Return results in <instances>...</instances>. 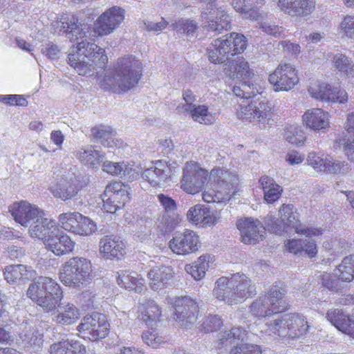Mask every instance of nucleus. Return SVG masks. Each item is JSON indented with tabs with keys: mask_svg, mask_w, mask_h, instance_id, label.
I'll use <instances>...</instances> for the list:
<instances>
[{
	"mask_svg": "<svg viewBox=\"0 0 354 354\" xmlns=\"http://www.w3.org/2000/svg\"><path fill=\"white\" fill-rule=\"evenodd\" d=\"M82 214L77 212H68L61 214L58 218L59 225L65 230L75 234Z\"/></svg>",
	"mask_w": 354,
	"mask_h": 354,
	"instance_id": "de8ad7c7",
	"label": "nucleus"
},
{
	"mask_svg": "<svg viewBox=\"0 0 354 354\" xmlns=\"http://www.w3.org/2000/svg\"><path fill=\"white\" fill-rule=\"evenodd\" d=\"M100 251L104 257L120 259L125 254V245L120 238L105 236L100 239Z\"/></svg>",
	"mask_w": 354,
	"mask_h": 354,
	"instance_id": "bb28decb",
	"label": "nucleus"
},
{
	"mask_svg": "<svg viewBox=\"0 0 354 354\" xmlns=\"http://www.w3.org/2000/svg\"><path fill=\"white\" fill-rule=\"evenodd\" d=\"M351 169L349 164L346 161L327 159L325 171L331 174H344Z\"/></svg>",
	"mask_w": 354,
	"mask_h": 354,
	"instance_id": "864d4df0",
	"label": "nucleus"
},
{
	"mask_svg": "<svg viewBox=\"0 0 354 354\" xmlns=\"http://www.w3.org/2000/svg\"><path fill=\"white\" fill-rule=\"evenodd\" d=\"M259 183L263 189L264 199L268 203H273L279 198L283 189L275 183L273 178L263 176L260 178Z\"/></svg>",
	"mask_w": 354,
	"mask_h": 354,
	"instance_id": "ea45409f",
	"label": "nucleus"
},
{
	"mask_svg": "<svg viewBox=\"0 0 354 354\" xmlns=\"http://www.w3.org/2000/svg\"><path fill=\"white\" fill-rule=\"evenodd\" d=\"M5 279L10 283H15L20 280H29L35 277V272L24 265H11L7 266L4 271Z\"/></svg>",
	"mask_w": 354,
	"mask_h": 354,
	"instance_id": "c9c22d12",
	"label": "nucleus"
},
{
	"mask_svg": "<svg viewBox=\"0 0 354 354\" xmlns=\"http://www.w3.org/2000/svg\"><path fill=\"white\" fill-rule=\"evenodd\" d=\"M174 276L173 268L165 265L155 266L147 273L149 286L153 290H160L167 288Z\"/></svg>",
	"mask_w": 354,
	"mask_h": 354,
	"instance_id": "b1692460",
	"label": "nucleus"
},
{
	"mask_svg": "<svg viewBox=\"0 0 354 354\" xmlns=\"http://www.w3.org/2000/svg\"><path fill=\"white\" fill-rule=\"evenodd\" d=\"M118 283L125 289L136 292H141L145 289L144 279L133 271H122L118 277Z\"/></svg>",
	"mask_w": 354,
	"mask_h": 354,
	"instance_id": "f704fd0d",
	"label": "nucleus"
},
{
	"mask_svg": "<svg viewBox=\"0 0 354 354\" xmlns=\"http://www.w3.org/2000/svg\"><path fill=\"white\" fill-rule=\"evenodd\" d=\"M9 212L15 221L23 226L30 227L33 221L43 215V210L27 201L14 203L9 206Z\"/></svg>",
	"mask_w": 354,
	"mask_h": 354,
	"instance_id": "6ab92c4d",
	"label": "nucleus"
},
{
	"mask_svg": "<svg viewBox=\"0 0 354 354\" xmlns=\"http://www.w3.org/2000/svg\"><path fill=\"white\" fill-rule=\"evenodd\" d=\"M224 71L231 78L249 77L252 73L248 62L239 57L226 63Z\"/></svg>",
	"mask_w": 354,
	"mask_h": 354,
	"instance_id": "4c0bfd02",
	"label": "nucleus"
},
{
	"mask_svg": "<svg viewBox=\"0 0 354 354\" xmlns=\"http://www.w3.org/2000/svg\"><path fill=\"white\" fill-rule=\"evenodd\" d=\"M278 6L284 13L292 17H305L315 8V0H278Z\"/></svg>",
	"mask_w": 354,
	"mask_h": 354,
	"instance_id": "4be33fe9",
	"label": "nucleus"
},
{
	"mask_svg": "<svg viewBox=\"0 0 354 354\" xmlns=\"http://www.w3.org/2000/svg\"><path fill=\"white\" fill-rule=\"evenodd\" d=\"M61 23L59 31L62 35L77 42L68 55V64L80 75L92 76L104 70L108 57L102 48L88 41L92 32L90 24L75 15L63 19Z\"/></svg>",
	"mask_w": 354,
	"mask_h": 354,
	"instance_id": "f257e3e1",
	"label": "nucleus"
},
{
	"mask_svg": "<svg viewBox=\"0 0 354 354\" xmlns=\"http://www.w3.org/2000/svg\"><path fill=\"white\" fill-rule=\"evenodd\" d=\"M50 354H84L85 346L77 342L68 341L59 342L53 344L49 348Z\"/></svg>",
	"mask_w": 354,
	"mask_h": 354,
	"instance_id": "a19ab883",
	"label": "nucleus"
},
{
	"mask_svg": "<svg viewBox=\"0 0 354 354\" xmlns=\"http://www.w3.org/2000/svg\"><path fill=\"white\" fill-rule=\"evenodd\" d=\"M326 318L339 330L354 337V320L342 310L339 308L328 310Z\"/></svg>",
	"mask_w": 354,
	"mask_h": 354,
	"instance_id": "cd10ccee",
	"label": "nucleus"
},
{
	"mask_svg": "<svg viewBox=\"0 0 354 354\" xmlns=\"http://www.w3.org/2000/svg\"><path fill=\"white\" fill-rule=\"evenodd\" d=\"M212 260L213 257L209 254L201 255L192 264L186 265L185 269L194 279L200 280L205 277Z\"/></svg>",
	"mask_w": 354,
	"mask_h": 354,
	"instance_id": "58836bf2",
	"label": "nucleus"
},
{
	"mask_svg": "<svg viewBox=\"0 0 354 354\" xmlns=\"http://www.w3.org/2000/svg\"><path fill=\"white\" fill-rule=\"evenodd\" d=\"M23 341L28 349L37 353L43 345V335L37 330L30 331L25 335Z\"/></svg>",
	"mask_w": 354,
	"mask_h": 354,
	"instance_id": "3c124183",
	"label": "nucleus"
},
{
	"mask_svg": "<svg viewBox=\"0 0 354 354\" xmlns=\"http://www.w3.org/2000/svg\"><path fill=\"white\" fill-rule=\"evenodd\" d=\"M261 353L259 346L248 343L234 346L230 351V354H261Z\"/></svg>",
	"mask_w": 354,
	"mask_h": 354,
	"instance_id": "bf43d9fd",
	"label": "nucleus"
},
{
	"mask_svg": "<svg viewBox=\"0 0 354 354\" xmlns=\"http://www.w3.org/2000/svg\"><path fill=\"white\" fill-rule=\"evenodd\" d=\"M280 224L277 220L272 222V227L277 232L288 231V228L294 229L295 232L306 237L312 238L322 235L323 230L314 227L303 225L299 223L297 209L291 204H283L279 209Z\"/></svg>",
	"mask_w": 354,
	"mask_h": 354,
	"instance_id": "9d476101",
	"label": "nucleus"
},
{
	"mask_svg": "<svg viewBox=\"0 0 354 354\" xmlns=\"http://www.w3.org/2000/svg\"><path fill=\"white\" fill-rule=\"evenodd\" d=\"M246 336V332L242 328L234 327L229 331H225L220 334L219 345L220 348L231 345L232 344H238L239 341H243Z\"/></svg>",
	"mask_w": 354,
	"mask_h": 354,
	"instance_id": "a18cd8bd",
	"label": "nucleus"
},
{
	"mask_svg": "<svg viewBox=\"0 0 354 354\" xmlns=\"http://www.w3.org/2000/svg\"><path fill=\"white\" fill-rule=\"evenodd\" d=\"M232 92L236 97L249 99L259 93L257 86L253 84L245 82H239L232 88Z\"/></svg>",
	"mask_w": 354,
	"mask_h": 354,
	"instance_id": "8fccbe9b",
	"label": "nucleus"
},
{
	"mask_svg": "<svg viewBox=\"0 0 354 354\" xmlns=\"http://www.w3.org/2000/svg\"><path fill=\"white\" fill-rule=\"evenodd\" d=\"M124 19V11L121 8L113 6L107 9L95 21L93 37H102L112 33Z\"/></svg>",
	"mask_w": 354,
	"mask_h": 354,
	"instance_id": "2eb2a0df",
	"label": "nucleus"
},
{
	"mask_svg": "<svg viewBox=\"0 0 354 354\" xmlns=\"http://www.w3.org/2000/svg\"><path fill=\"white\" fill-rule=\"evenodd\" d=\"M187 217L193 224L201 227L214 223V217L209 208L200 204L192 207L187 213Z\"/></svg>",
	"mask_w": 354,
	"mask_h": 354,
	"instance_id": "473e14b6",
	"label": "nucleus"
},
{
	"mask_svg": "<svg viewBox=\"0 0 354 354\" xmlns=\"http://www.w3.org/2000/svg\"><path fill=\"white\" fill-rule=\"evenodd\" d=\"M44 244L48 250L57 256L65 255L71 252L75 245V243L71 237L60 232L58 227L57 232L46 239Z\"/></svg>",
	"mask_w": 354,
	"mask_h": 354,
	"instance_id": "5701e85b",
	"label": "nucleus"
},
{
	"mask_svg": "<svg viewBox=\"0 0 354 354\" xmlns=\"http://www.w3.org/2000/svg\"><path fill=\"white\" fill-rule=\"evenodd\" d=\"M303 121L315 131L324 129L329 125L328 113L318 108L308 109L303 115Z\"/></svg>",
	"mask_w": 354,
	"mask_h": 354,
	"instance_id": "2f4dec72",
	"label": "nucleus"
},
{
	"mask_svg": "<svg viewBox=\"0 0 354 354\" xmlns=\"http://www.w3.org/2000/svg\"><path fill=\"white\" fill-rule=\"evenodd\" d=\"M142 63L136 57H121L117 61L113 75L104 76L102 86L114 93L127 91L138 84L142 76Z\"/></svg>",
	"mask_w": 354,
	"mask_h": 354,
	"instance_id": "7ed1b4c3",
	"label": "nucleus"
},
{
	"mask_svg": "<svg viewBox=\"0 0 354 354\" xmlns=\"http://www.w3.org/2000/svg\"><path fill=\"white\" fill-rule=\"evenodd\" d=\"M128 185L115 181L106 185L103 194V209L108 213L114 214L124 207L130 200Z\"/></svg>",
	"mask_w": 354,
	"mask_h": 354,
	"instance_id": "f8f14e48",
	"label": "nucleus"
},
{
	"mask_svg": "<svg viewBox=\"0 0 354 354\" xmlns=\"http://www.w3.org/2000/svg\"><path fill=\"white\" fill-rule=\"evenodd\" d=\"M142 340L149 346L153 348L160 347L165 343V337L160 335L156 330L145 331L142 335Z\"/></svg>",
	"mask_w": 354,
	"mask_h": 354,
	"instance_id": "6e6d98bb",
	"label": "nucleus"
},
{
	"mask_svg": "<svg viewBox=\"0 0 354 354\" xmlns=\"http://www.w3.org/2000/svg\"><path fill=\"white\" fill-rule=\"evenodd\" d=\"M286 140L292 145L301 146L306 140V136L300 127H295L292 131L287 133Z\"/></svg>",
	"mask_w": 354,
	"mask_h": 354,
	"instance_id": "e2e57ef3",
	"label": "nucleus"
},
{
	"mask_svg": "<svg viewBox=\"0 0 354 354\" xmlns=\"http://www.w3.org/2000/svg\"><path fill=\"white\" fill-rule=\"evenodd\" d=\"M236 116L244 122L252 123L260 129H266L272 125L273 112L270 104L266 101L251 100L239 105Z\"/></svg>",
	"mask_w": 354,
	"mask_h": 354,
	"instance_id": "1a4fd4ad",
	"label": "nucleus"
},
{
	"mask_svg": "<svg viewBox=\"0 0 354 354\" xmlns=\"http://www.w3.org/2000/svg\"><path fill=\"white\" fill-rule=\"evenodd\" d=\"M94 297V295L88 290L83 291L81 293L80 295V301L82 302V308H84V310H88L93 307Z\"/></svg>",
	"mask_w": 354,
	"mask_h": 354,
	"instance_id": "774afa93",
	"label": "nucleus"
},
{
	"mask_svg": "<svg viewBox=\"0 0 354 354\" xmlns=\"http://www.w3.org/2000/svg\"><path fill=\"white\" fill-rule=\"evenodd\" d=\"M308 91L313 97L322 101L342 104L348 100V94L344 89L334 87L324 82H312L308 86Z\"/></svg>",
	"mask_w": 354,
	"mask_h": 354,
	"instance_id": "a211bd4d",
	"label": "nucleus"
},
{
	"mask_svg": "<svg viewBox=\"0 0 354 354\" xmlns=\"http://www.w3.org/2000/svg\"><path fill=\"white\" fill-rule=\"evenodd\" d=\"M171 174V169L166 162L157 161L154 167L148 168L142 173V177L152 186L163 184Z\"/></svg>",
	"mask_w": 354,
	"mask_h": 354,
	"instance_id": "c85d7f7f",
	"label": "nucleus"
},
{
	"mask_svg": "<svg viewBox=\"0 0 354 354\" xmlns=\"http://www.w3.org/2000/svg\"><path fill=\"white\" fill-rule=\"evenodd\" d=\"M91 136L102 145L109 148L120 147L122 141L113 138V131L111 127L104 124L93 127Z\"/></svg>",
	"mask_w": 354,
	"mask_h": 354,
	"instance_id": "72a5a7b5",
	"label": "nucleus"
},
{
	"mask_svg": "<svg viewBox=\"0 0 354 354\" xmlns=\"http://www.w3.org/2000/svg\"><path fill=\"white\" fill-rule=\"evenodd\" d=\"M174 308V319L182 327H191L197 320L198 306L189 297L167 298Z\"/></svg>",
	"mask_w": 354,
	"mask_h": 354,
	"instance_id": "9b49d317",
	"label": "nucleus"
},
{
	"mask_svg": "<svg viewBox=\"0 0 354 354\" xmlns=\"http://www.w3.org/2000/svg\"><path fill=\"white\" fill-rule=\"evenodd\" d=\"M169 23L164 19L162 18L159 22H154L151 21H144L145 28L147 31L153 32L156 34H159L162 30H164Z\"/></svg>",
	"mask_w": 354,
	"mask_h": 354,
	"instance_id": "69168bd1",
	"label": "nucleus"
},
{
	"mask_svg": "<svg viewBox=\"0 0 354 354\" xmlns=\"http://www.w3.org/2000/svg\"><path fill=\"white\" fill-rule=\"evenodd\" d=\"M41 53L50 59L58 57L60 50L58 46L53 43H47L41 46Z\"/></svg>",
	"mask_w": 354,
	"mask_h": 354,
	"instance_id": "338daca9",
	"label": "nucleus"
},
{
	"mask_svg": "<svg viewBox=\"0 0 354 354\" xmlns=\"http://www.w3.org/2000/svg\"><path fill=\"white\" fill-rule=\"evenodd\" d=\"M251 313L257 316L261 317H270L272 315L279 314L276 310H274L270 303L268 299L265 295L259 296L256 299L250 306Z\"/></svg>",
	"mask_w": 354,
	"mask_h": 354,
	"instance_id": "79ce46f5",
	"label": "nucleus"
},
{
	"mask_svg": "<svg viewBox=\"0 0 354 354\" xmlns=\"http://www.w3.org/2000/svg\"><path fill=\"white\" fill-rule=\"evenodd\" d=\"M38 218V221L36 218L30 225L28 233L31 237L42 240L44 243L46 239L49 238L52 234L57 232V226L54 220L45 217L44 211L43 215Z\"/></svg>",
	"mask_w": 354,
	"mask_h": 354,
	"instance_id": "393cba45",
	"label": "nucleus"
},
{
	"mask_svg": "<svg viewBox=\"0 0 354 354\" xmlns=\"http://www.w3.org/2000/svg\"><path fill=\"white\" fill-rule=\"evenodd\" d=\"M287 293L288 290L283 283H276L269 288L265 296L268 299L271 306L280 313L288 308L289 301Z\"/></svg>",
	"mask_w": 354,
	"mask_h": 354,
	"instance_id": "a878e982",
	"label": "nucleus"
},
{
	"mask_svg": "<svg viewBox=\"0 0 354 354\" xmlns=\"http://www.w3.org/2000/svg\"><path fill=\"white\" fill-rule=\"evenodd\" d=\"M222 324L223 321L220 316L210 315L205 319L202 326L205 333H209L218 330Z\"/></svg>",
	"mask_w": 354,
	"mask_h": 354,
	"instance_id": "680f3d73",
	"label": "nucleus"
},
{
	"mask_svg": "<svg viewBox=\"0 0 354 354\" xmlns=\"http://www.w3.org/2000/svg\"><path fill=\"white\" fill-rule=\"evenodd\" d=\"M26 295L45 311H53V320L60 325H71L80 318V311L73 304L59 303L62 299L60 286L55 280L40 277L31 283Z\"/></svg>",
	"mask_w": 354,
	"mask_h": 354,
	"instance_id": "f03ea898",
	"label": "nucleus"
},
{
	"mask_svg": "<svg viewBox=\"0 0 354 354\" xmlns=\"http://www.w3.org/2000/svg\"><path fill=\"white\" fill-rule=\"evenodd\" d=\"M213 292L218 300L234 305L254 295L256 290L250 279L245 274L237 272L230 277H221L218 279Z\"/></svg>",
	"mask_w": 354,
	"mask_h": 354,
	"instance_id": "39448f33",
	"label": "nucleus"
},
{
	"mask_svg": "<svg viewBox=\"0 0 354 354\" xmlns=\"http://www.w3.org/2000/svg\"><path fill=\"white\" fill-rule=\"evenodd\" d=\"M104 155L93 146H88L80 149L75 153V157L84 165L97 168Z\"/></svg>",
	"mask_w": 354,
	"mask_h": 354,
	"instance_id": "e433bc0d",
	"label": "nucleus"
},
{
	"mask_svg": "<svg viewBox=\"0 0 354 354\" xmlns=\"http://www.w3.org/2000/svg\"><path fill=\"white\" fill-rule=\"evenodd\" d=\"M80 183V180L75 175L61 178L50 187V192L55 198L63 201L70 200L74 198L81 189Z\"/></svg>",
	"mask_w": 354,
	"mask_h": 354,
	"instance_id": "412c9836",
	"label": "nucleus"
},
{
	"mask_svg": "<svg viewBox=\"0 0 354 354\" xmlns=\"http://www.w3.org/2000/svg\"><path fill=\"white\" fill-rule=\"evenodd\" d=\"M171 251L178 255H188L196 252L201 247L198 235L191 230L177 231L169 243Z\"/></svg>",
	"mask_w": 354,
	"mask_h": 354,
	"instance_id": "dca6fc26",
	"label": "nucleus"
},
{
	"mask_svg": "<svg viewBox=\"0 0 354 354\" xmlns=\"http://www.w3.org/2000/svg\"><path fill=\"white\" fill-rule=\"evenodd\" d=\"M102 170L111 176L127 177L131 180L136 177L135 174L138 173L133 165L126 161L115 162L106 160L102 164Z\"/></svg>",
	"mask_w": 354,
	"mask_h": 354,
	"instance_id": "c756f323",
	"label": "nucleus"
},
{
	"mask_svg": "<svg viewBox=\"0 0 354 354\" xmlns=\"http://www.w3.org/2000/svg\"><path fill=\"white\" fill-rule=\"evenodd\" d=\"M209 175L207 171L203 169L198 163L187 162L183 169L181 187L188 194L198 193L207 184Z\"/></svg>",
	"mask_w": 354,
	"mask_h": 354,
	"instance_id": "4468645a",
	"label": "nucleus"
},
{
	"mask_svg": "<svg viewBox=\"0 0 354 354\" xmlns=\"http://www.w3.org/2000/svg\"><path fill=\"white\" fill-rule=\"evenodd\" d=\"M158 199L166 213L172 214L176 209L177 206L175 201L169 196L160 194L158 195Z\"/></svg>",
	"mask_w": 354,
	"mask_h": 354,
	"instance_id": "0e129e2a",
	"label": "nucleus"
},
{
	"mask_svg": "<svg viewBox=\"0 0 354 354\" xmlns=\"http://www.w3.org/2000/svg\"><path fill=\"white\" fill-rule=\"evenodd\" d=\"M343 38L354 40V15H346L339 25Z\"/></svg>",
	"mask_w": 354,
	"mask_h": 354,
	"instance_id": "4d7b16f0",
	"label": "nucleus"
},
{
	"mask_svg": "<svg viewBox=\"0 0 354 354\" xmlns=\"http://www.w3.org/2000/svg\"><path fill=\"white\" fill-rule=\"evenodd\" d=\"M322 286L331 291L337 292L341 289V279L335 277L334 272L331 273L324 272L321 277Z\"/></svg>",
	"mask_w": 354,
	"mask_h": 354,
	"instance_id": "13d9d810",
	"label": "nucleus"
},
{
	"mask_svg": "<svg viewBox=\"0 0 354 354\" xmlns=\"http://www.w3.org/2000/svg\"><path fill=\"white\" fill-rule=\"evenodd\" d=\"M239 176L228 169L217 167L212 169L209 175L203 199L206 203H221L229 201L237 192Z\"/></svg>",
	"mask_w": 354,
	"mask_h": 354,
	"instance_id": "423d86ee",
	"label": "nucleus"
},
{
	"mask_svg": "<svg viewBox=\"0 0 354 354\" xmlns=\"http://www.w3.org/2000/svg\"><path fill=\"white\" fill-rule=\"evenodd\" d=\"M171 27L180 34H186L187 36H194L198 28V24L194 20L181 18L171 24Z\"/></svg>",
	"mask_w": 354,
	"mask_h": 354,
	"instance_id": "09e8293b",
	"label": "nucleus"
},
{
	"mask_svg": "<svg viewBox=\"0 0 354 354\" xmlns=\"http://www.w3.org/2000/svg\"><path fill=\"white\" fill-rule=\"evenodd\" d=\"M96 229V225L92 220L82 215V219L79 220L75 234L89 236L92 234Z\"/></svg>",
	"mask_w": 354,
	"mask_h": 354,
	"instance_id": "5fc2aeb1",
	"label": "nucleus"
},
{
	"mask_svg": "<svg viewBox=\"0 0 354 354\" xmlns=\"http://www.w3.org/2000/svg\"><path fill=\"white\" fill-rule=\"evenodd\" d=\"M262 333L297 339L306 336L310 328L307 318L300 313L274 315L259 325Z\"/></svg>",
	"mask_w": 354,
	"mask_h": 354,
	"instance_id": "20e7f679",
	"label": "nucleus"
},
{
	"mask_svg": "<svg viewBox=\"0 0 354 354\" xmlns=\"http://www.w3.org/2000/svg\"><path fill=\"white\" fill-rule=\"evenodd\" d=\"M178 111L189 113L192 118L203 124H212L216 120L215 114L209 111L208 106L202 105H183L177 107Z\"/></svg>",
	"mask_w": 354,
	"mask_h": 354,
	"instance_id": "7c9ffc66",
	"label": "nucleus"
},
{
	"mask_svg": "<svg viewBox=\"0 0 354 354\" xmlns=\"http://www.w3.org/2000/svg\"><path fill=\"white\" fill-rule=\"evenodd\" d=\"M247 46L244 35L236 32L216 39L207 48L209 60L214 64L223 63L230 56L241 53Z\"/></svg>",
	"mask_w": 354,
	"mask_h": 354,
	"instance_id": "6e6552de",
	"label": "nucleus"
},
{
	"mask_svg": "<svg viewBox=\"0 0 354 354\" xmlns=\"http://www.w3.org/2000/svg\"><path fill=\"white\" fill-rule=\"evenodd\" d=\"M334 274L338 277L341 281H351L354 279V255L345 257L334 270Z\"/></svg>",
	"mask_w": 354,
	"mask_h": 354,
	"instance_id": "c03bdc74",
	"label": "nucleus"
},
{
	"mask_svg": "<svg viewBox=\"0 0 354 354\" xmlns=\"http://www.w3.org/2000/svg\"><path fill=\"white\" fill-rule=\"evenodd\" d=\"M268 80L275 91H288L299 82V77L292 65L281 64L269 75Z\"/></svg>",
	"mask_w": 354,
	"mask_h": 354,
	"instance_id": "f3484780",
	"label": "nucleus"
},
{
	"mask_svg": "<svg viewBox=\"0 0 354 354\" xmlns=\"http://www.w3.org/2000/svg\"><path fill=\"white\" fill-rule=\"evenodd\" d=\"M326 160L314 151L310 152L307 157L308 165L317 171H325Z\"/></svg>",
	"mask_w": 354,
	"mask_h": 354,
	"instance_id": "052dcab7",
	"label": "nucleus"
},
{
	"mask_svg": "<svg viewBox=\"0 0 354 354\" xmlns=\"http://www.w3.org/2000/svg\"><path fill=\"white\" fill-rule=\"evenodd\" d=\"M263 4L264 0H246L245 19L256 21L263 19L259 8Z\"/></svg>",
	"mask_w": 354,
	"mask_h": 354,
	"instance_id": "603ef678",
	"label": "nucleus"
},
{
	"mask_svg": "<svg viewBox=\"0 0 354 354\" xmlns=\"http://www.w3.org/2000/svg\"><path fill=\"white\" fill-rule=\"evenodd\" d=\"M161 310L153 300H149L143 304L141 311V319L147 326H153L160 321Z\"/></svg>",
	"mask_w": 354,
	"mask_h": 354,
	"instance_id": "37998d69",
	"label": "nucleus"
},
{
	"mask_svg": "<svg viewBox=\"0 0 354 354\" xmlns=\"http://www.w3.org/2000/svg\"><path fill=\"white\" fill-rule=\"evenodd\" d=\"M240 231L241 241L245 244H255L262 240L266 228L258 219L245 218L240 219L236 223Z\"/></svg>",
	"mask_w": 354,
	"mask_h": 354,
	"instance_id": "aec40b11",
	"label": "nucleus"
},
{
	"mask_svg": "<svg viewBox=\"0 0 354 354\" xmlns=\"http://www.w3.org/2000/svg\"><path fill=\"white\" fill-rule=\"evenodd\" d=\"M77 329L83 338L96 341L108 335L109 324L104 315L95 313L84 317Z\"/></svg>",
	"mask_w": 354,
	"mask_h": 354,
	"instance_id": "ddd939ff",
	"label": "nucleus"
},
{
	"mask_svg": "<svg viewBox=\"0 0 354 354\" xmlns=\"http://www.w3.org/2000/svg\"><path fill=\"white\" fill-rule=\"evenodd\" d=\"M95 277L90 260L80 257H72L60 269L59 279L67 286L82 288L89 285Z\"/></svg>",
	"mask_w": 354,
	"mask_h": 354,
	"instance_id": "0eeeda50",
	"label": "nucleus"
},
{
	"mask_svg": "<svg viewBox=\"0 0 354 354\" xmlns=\"http://www.w3.org/2000/svg\"><path fill=\"white\" fill-rule=\"evenodd\" d=\"M333 67L347 77L354 76V64L351 58L343 54H336L333 57Z\"/></svg>",
	"mask_w": 354,
	"mask_h": 354,
	"instance_id": "49530a36",
	"label": "nucleus"
}]
</instances>
